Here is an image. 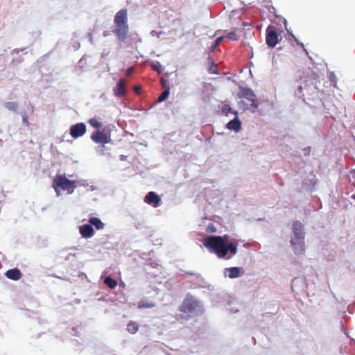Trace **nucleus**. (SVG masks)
<instances>
[{"mask_svg":"<svg viewBox=\"0 0 355 355\" xmlns=\"http://www.w3.org/2000/svg\"><path fill=\"white\" fill-rule=\"evenodd\" d=\"M349 181L355 187V169L350 172Z\"/></svg>","mask_w":355,"mask_h":355,"instance_id":"nucleus-26","label":"nucleus"},{"mask_svg":"<svg viewBox=\"0 0 355 355\" xmlns=\"http://www.w3.org/2000/svg\"><path fill=\"white\" fill-rule=\"evenodd\" d=\"M114 94L117 97H121L126 94V81L121 79L114 89Z\"/></svg>","mask_w":355,"mask_h":355,"instance_id":"nucleus-11","label":"nucleus"},{"mask_svg":"<svg viewBox=\"0 0 355 355\" xmlns=\"http://www.w3.org/2000/svg\"><path fill=\"white\" fill-rule=\"evenodd\" d=\"M89 222L92 225L95 226L97 230H102L104 228L105 224L98 218H90Z\"/></svg>","mask_w":355,"mask_h":355,"instance_id":"nucleus-16","label":"nucleus"},{"mask_svg":"<svg viewBox=\"0 0 355 355\" xmlns=\"http://www.w3.org/2000/svg\"><path fill=\"white\" fill-rule=\"evenodd\" d=\"M86 132V125L83 123H78L73 125L70 128V135L74 138L77 139L84 135Z\"/></svg>","mask_w":355,"mask_h":355,"instance_id":"nucleus-8","label":"nucleus"},{"mask_svg":"<svg viewBox=\"0 0 355 355\" xmlns=\"http://www.w3.org/2000/svg\"><path fill=\"white\" fill-rule=\"evenodd\" d=\"M6 276L12 280H19L21 277V273L20 270L17 268L8 270L6 272Z\"/></svg>","mask_w":355,"mask_h":355,"instance_id":"nucleus-15","label":"nucleus"},{"mask_svg":"<svg viewBox=\"0 0 355 355\" xmlns=\"http://www.w3.org/2000/svg\"><path fill=\"white\" fill-rule=\"evenodd\" d=\"M224 37H225V38H227L232 41H237L239 40V37L236 33V31L229 33Z\"/></svg>","mask_w":355,"mask_h":355,"instance_id":"nucleus-25","label":"nucleus"},{"mask_svg":"<svg viewBox=\"0 0 355 355\" xmlns=\"http://www.w3.org/2000/svg\"><path fill=\"white\" fill-rule=\"evenodd\" d=\"M304 226L300 221H295L293 225V236L291 239V245L294 248L295 254H303L304 252Z\"/></svg>","mask_w":355,"mask_h":355,"instance_id":"nucleus-3","label":"nucleus"},{"mask_svg":"<svg viewBox=\"0 0 355 355\" xmlns=\"http://www.w3.org/2000/svg\"><path fill=\"white\" fill-rule=\"evenodd\" d=\"M151 67L154 71H157L159 73H161L162 71L160 69V64L159 62H157V64H152Z\"/></svg>","mask_w":355,"mask_h":355,"instance_id":"nucleus-27","label":"nucleus"},{"mask_svg":"<svg viewBox=\"0 0 355 355\" xmlns=\"http://www.w3.org/2000/svg\"><path fill=\"white\" fill-rule=\"evenodd\" d=\"M229 278L234 279L237 278L241 275V268L239 267H232L225 269V274Z\"/></svg>","mask_w":355,"mask_h":355,"instance_id":"nucleus-14","label":"nucleus"},{"mask_svg":"<svg viewBox=\"0 0 355 355\" xmlns=\"http://www.w3.org/2000/svg\"><path fill=\"white\" fill-rule=\"evenodd\" d=\"M114 24L113 34L118 40L125 41L129 32L128 10L126 9H121L116 13L114 18Z\"/></svg>","mask_w":355,"mask_h":355,"instance_id":"nucleus-2","label":"nucleus"},{"mask_svg":"<svg viewBox=\"0 0 355 355\" xmlns=\"http://www.w3.org/2000/svg\"><path fill=\"white\" fill-rule=\"evenodd\" d=\"M133 71H134V68H133V67H130V68H128V69L125 71V76H130L133 73Z\"/></svg>","mask_w":355,"mask_h":355,"instance_id":"nucleus-28","label":"nucleus"},{"mask_svg":"<svg viewBox=\"0 0 355 355\" xmlns=\"http://www.w3.org/2000/svg\"><path fill=\"white\" fill-rule=\"evenodd\" d=\"M352 198L355 200V194L352 195Z\"/></svg>","mask_w":355,"mask_h":355,"instance_id":"nucleus-33","label":"nucleus"},{"mask_svg":"<svg viewBox=\"0 0 355 355\" xmlns=\"http://www.w3.org/2000/svg\"><path fill=\"white\" fill-rule=\"evenodd\" d=\"M266 44L270 47H275L278 42L277 32L270 27L266 30Z\"/></svg>","mask_w":355,"mask_h":355,"instance_id":"nucleus-9","label":"nucleus"},{"mask_svg":"<svg viewBox=\"0 0 355 355\" xmlns=\"http://www.w3.org/2000/svg\"><path fill=\"white\" fill-rule=\"evenodd\" d=\"M198 306V302L197 300L192 297H187L180 306V311L191 315L194 313Z\"/></svg>","mask_w":355,"mask_h":355,"instance_id":"nucleus-6","label":"nucleus"},{"mask_svg":"<svg viewBox=\"0 0 355 355\" xmlns=\"http://www.w3.org/2000/svg\"><path fill=\"white\" fill-rule=\"evenodd\" d=\"M104 283L110 288L113 289L117 286V282L110 277H107L104 279Z\"/></svg>","mask_w":355,"mask_h":355,"instance_id":"nucleus-17","label":"nucleus"},{"mask_svg":"<svg viewBox=\"0 0 355 355\" xmlns=\"http://www.w3.org/2000/svg\"><path fill=\"white\" fill-rule=\"evenodd\" d=\"M203 245L211 252H214L218 258H225L229 252L232 256L237 252V246L232 243H229V237L227 235L208 236L204 239Z\"/></svg>","mask_w":355,"mask_h":355,"instance_id":"nucleus-1","label":"nucleus"},{"mask_svg":"<svg viewBox=\"0 0 355 355\" xmlns=\"http://www.w3.org/2000/svg\"><path fill=\"white\" fill-rule=\"evenodd\" d=\"M52 187L57 195H60V191H67L71 194L76 187V182L67 179L64 175H56L53 180Z\"/></svg>","mask_w":355,"mask_h":355,"instance_id":"nucleus-4","label":"nucleus"},{"mask_svg":"<svg viewBox=\"0 0 355 355\" xmlns=\"http://www.w3.org/2000/svg\"><path fill=\"white\" fill-rule=\"evenodd\" d=\"M91 139L96 143L105 144L110 141V136L103 130H98L91 135Z\"/></svg>","mask_w":355,"mask_h":355,"instance_id":"nucleus-7","label":"nucleus"},{"mask_svg":"<svg viewBox=\"0 0 355 355\" xmlns=\"http://www.w3.org/2000/svg\"><path fill=\"white\" fill-rule=\"evenodd\" d=\"M170 89L167 88L164 91L162 92V94L159 96L157 98L158 102H162L165 101L169 96Z\"/></svg>","mask_w":355,"mask_h":355,"instance_id":"nucleus-22","label":"nucleus"},{"mask_svg":"<svg viewBox=\"0 0 355 355\" xmlns=\"http://www.w3.org/2000/svg\"><path fill=\"white\" fill-rule=\"evenodd\" d=\"M225 39V37L220 36L216 39L212 45L209 47V51L213 52L217 48L218 46L221 43V42Z\"/></svg>","mask_w":355,"mask_h":355,"instance_id":"nucleus-19","label":"nucleus"},{"mask_svg":"<svg viewBox=\"0 0 355 355\" xmlns=\"http://www.w3.org/2000/svg\"><path fill=\"white\" fill-rule=\"evenodd\" d=\"M234 114L236 117L227 123L226 128L230 130H234L237 132L241 129V123L238 118V112L235 111Z\"/></svg>","mask_w":355,"mask_h":355,"instance_id":"nucleus-12","label":"nucleus"},{"mask_svg":"<svg viewBox=\"0 0 355 355\" xmlns=\"http://www.w3.org/2000/svg\"><path fill=\"white\" fill-rule=\"evenodd\" d=\"M127 329L128 331L130 333V334H135L138 329H139V327L138 325L137 324V323L134 322H130L128 324V327H127Z\"/></svg>","mask_w":355,"mask_h":355,"instance_id":"nucleus-18","label":"nucleus"},{"mask_svg":"<svg viewBox=\"0 0 355 355\" xmlns=\"http://www.w3.org/2000/svg\"><path fill=\"white\" fill-rule=\"evenodd\" d=\"M153 306H155V304L153 302H147L146 300H141L138 304V307L139 309L152 308Z\"/></svg>","mask_w":355,"mask_h":355,"instance_id":"nucleus-20","label":"nucleus"},{"mask_svg":"<svg viewBox=\"0 0 355 355\" xmlns=\"http://www.w3.org/2000/svg\"><path fill=\"white\" fill-rule=\"evenodd\" d=\"M221 112L223 114H224L226 116H227L229 113L234 114V111H232V107L227 104L222 105Z\"/></svg>","mask_w":355,"mask_h":355,"instance_id":"nucleus-24","label":"nucleus"},{"mask_svg":"<svg viewBox=\"0 0 355 355\" xmlns=\"http://www.w3.org/2000/svg\"><path fill=\"white\" fill-rule=\"evenodd\" d=\"M213 67L210 68L209 71L211 73H217L216 69V65L214 64V62H212Z\"/></svg>","mask_w":355,"mask_h":355,"instance_id":"nucleus-30","label":"nucleus"},{"mask_svg":"<svg viewBox=\"0 0 355 355\" xmlns=\"http://www.w3.org/2000/svg\"><path fill=\"white\" fill-rule=\"evenodd\" d=\"M88 123H89V125L91 126H92L93 128H98V129H100L102 128L103 126V124L102 123L99 122L95 118H92V119H90L89 121H88Z\"/></svg>","mask_w":355,"mask_h":355,"instance_id":"nucleus-21","label":"nucleus"},{"mask_svg":"<svg viewBox=\"0 0 355 355\" xmlns=\"http://www.w3.org/2000/svg\"><path fill=\"white\" fill-rule=\"evenodd\" d=\"M297 92H298L299 94L302 93V91H303V87H302V86H301V85L298 86V87H297Z\"/></svg>","mask_w":355,"mask_h":355,"instance_id":"nucleus-31","label":"nucleus"},{"mask_svg":"<svg viewBox=\"0 0 355 355\" xmlns=\"http://www.w3.org/2000/svg\"><path fill=\"white\" fill-rule=\"evenodd\" d=\"M239 96V98H242L244 99L242 101V103L245 105V108H253V112H255L256 110L258 108V100L255 94L251 89L241 88Z\"/></svg>","mask_w":355,"mask_h":355,"instance_id":"nucleus-5","label":"nucleus"},{"mask_svg":"<svg viewBox=\"0 0 355 355\" xmlns=\"http://www.w3.org/2000/svg\"><path fill=\"white\" fill-rule=\"evenodd\" d=\"M144 201L154 207H157L160 204L161 199L155 192L150 191L146 194Z\"/></svg>","mask_w":355,"mask_h":355,"instance_id":"nucleus-10","label":"nucleus"},{"mask_svg":"<svg viewBox=\"0 0 355 355\" xmlns=\"http://www.w3.org/2000/svg\"><path fill=\"white\" fill-rule=\"evenodd\" d=\"M5 107L8 110L16 112L17 110V108H18V105L15 102L10 101V102H7L5 104Z\"/></svg>","mask_w":355,"mask_h":355,"instance_id":"nucleus-23","label":"nucleus"},{"mask_svg":"<svg viewBox=\"0 0 355 355\" xmlns=\"http://www.w3.org/2000/svg\"><path fill=\"white\" fill-rule=\"evenodd\" d=\"M134 89L135 90L136 92H138L141 89V87L139 86H135L134 87Z\"/></svg>","mask_w":355,"mask_h":355,"instance_id":"nucleus-32","label":"nucleus"},{"mask_svg":"<svg viewBox=\"0 0 355 355\" xmlns=\"http://www.w3.org/2000/svg\"><path fill=\"white\" fill-rule=\"evenodd\" d=\"M80 234L83 238H91L94 234V230L91 225H83L79 229Z\"/></svg>","mask_w":355,"mask_h":355,"instance_id":"nucleus-13","label":"nucleus"},{"mask_svg":"<svg viewBox=\"0 0 355 355\" xmlns=\"http://www.w3.org/2000/svg\"><path fill=\"white\" fill-rule=\"evenodd\" d=\"M22 121H23L24 124H26V125H28L29 123H28V116H27V115L26 114H24L22 116Z\"/></svg>","mask_w":355,"mask_h":355,"instance_id":"nucleus-29","label":"nucleus"}]
</instances>
